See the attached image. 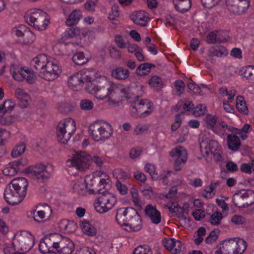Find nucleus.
Returning a JSON list of instances; mask_svg holds the SVG:
<instances>
[{
	"label": "nucleus",
	"instance_id": "bb28decb",
	"mask_svg": "<svg viewBox=\"0 0 254 254\" xmlns=\"http://www.w3.org/2000/svg\"><path fill=\"white\" fill-rule=\"evenodd\" d=\"M47 244L50 245L53 250L56 251L59 248L60 246L64 237L58 233H53L45 236Z\"/></svg>",
	"mask_w": 254,
	"mask_h": 254
},
{
	"label": "nucleus",
	"instance_id": "c03bdc74",
	"mask_svg": "<svg viewBox=\"0 0 254 254\" xmlns=\"http://www.w3.org/2000/svg\"><path fill=\"white\" fill-rule=\"evenodd\" d=\"M26 149V145L23 142H20L13 148L11 155L13 158H16L24 153Z\"/></svg>",
	"mask_w": 254,
	"mask_h": 254
},
{
	"label": "nucleus",
	"instance_id": "f3484780",
	"mask_svg": "<svg viewBox=\"0 0 254 254\" xmlns=\"http://www.w3.org/2000/svg\"><path fill=\"white\" fill-rule=\"evenodd\" d=\"M12 34L19 38L20 42L23 44L32 43L35 39V36L29 28L24 25L15 26L12 30Z\"/></svg>",
	"mask_w": 254,
	"mask_h": 254
},
{
	"label": "nucleus",
	"instance_id": "49530a36",
	"mask_svg": "<svg viewBox=\"0 0 254 254\" xmlns=\"http://www.w3.org/2000/svg\"><path fill=\"white\" fill-rule=\"evenodd\" d=\"M82 231L88 235H94L96 233L95 228L87 221H83L80 225Z\"/></svg>",
	"mask_w": 254,
	"mask_h": 254
},
{
	"label": "nucleus",
	"instance_id": "aec40b11",
	"mask_svg": "<svg viewBox=\"0 0 254 254\" xmlns=\"http://www.w3.org/2000/svg\"><path fill=\"white\" fill-rule=\"evenodd\" d=\"M163 244L166 249L172 254H182L185 249L183 243L174 238L165 239L163 240Z\"/></svg>",
	"mask_w": 254,
	"mask_h": 254
},
{
	"label": "nucleus",
	"instance_id": "4d7b16f0",
	"mask_svg": "<svg viewBox=\"0 0 254 254\" xmlns=\"http://www.w3.org/2000/svg\"><path fill=\"white\" fill-rule=\"evenodd\" d=\"M133 254H152V252L148 246L143 245L136 248Z\"/></svg>",
	"mask_w": 254,
	"mask_h": 254
},
{
	"label": "nucleus",
	"instance_id": "412c9836",
	"mask_svg": "<svg viewBox=\"0 0 254 254\" xmlns=\"http://www.w3.org/2000/svg\"><path fill=\"white\" fill-rule=\"evenodd\" d=\"M129 230L137 231L141 229L142 227V221L140 216L137 211L132 208V210L129 212V217L126 226Z\"/></svg>",
	"mask_w": 254,
	"mask_h": 254
},
{
	"label": "nucleus",
	"instance_id": "8fccbe9b",
	"mask_svg": "<svg viewBox=\"0 0 254 254\" xmlns=\"http://www.w3.org/2000/svg\"><path fill=\"white\" fill-rule=\"evenodd\" d=\"M72 59L74 63L77 65H82L87 62V60L85 58L82 52L75 54Z\"/></svg>",
	"mask_w": 254,
	"mask_h": 254
},
{
	"label": "nucleus",
	"instance_id": "6e6d98bb",
	"mask_svg": "<svg viewBox=\"0 0 254 254\" xmlns=\"http://www.w3.org/2000/svg\"><path fill=\"white\" fill-rule=\"evenodd\" d=\"M10 138V133L7 130L0 128V145H4Z\"/></svg>",
	"mask_w": 254,
	"mask_h": 254
},
{
	"label": "nucleus",
	"instance_id": "39448f33",
	"mask_svg": "<svg viewBox=\"0 0 254 254\" xmlns=\"http://www.w3.org/2000/svg\"><path fill=\"white\" fill-rule=\"evenodd\" d=\"M88 132L94 140L99 141L111 137L113 133V128L111 125L105 121H96L90 125Z\"/></svg>",
	"mask_w": 254,
	"mask_h": 254
},
{
	"label": "nucleus",
	"instance_id": "680f3d73",
	"mask_svg": "<svg viewBox=\"0 0 254 254\" xmlns=\"http://www.w3.org/2000/svg\"><path fill=\"white\" fill-rule=\"evenodd\" d=\"M114 175L116 177L117 180H126L129 178L128 174L120 169H116L114 171Z\"/></svg>",
	"mask_w": 254,
	"mask_h": 254
},
{
	"label": "nucleus",
	"instance_id": "a18cd8bd",
	"mask_svg": "<svg viewBox=\"0 0 254 254\" xmlns=\"http://www.w3.org/2000/svg\"><path fill=\"white\" fill-rule=\"evenodd\" d=\"M236 108L239 112L244 114L248 113V108L243 97L238 96L236 100Z\"/></svg>",
	"mask_w": 254,
	"mask_h": 254
},
{
	"label": "nucleus",
	"instance_id": "0e129e2a",
	"mask_svg": "<svg viewBox=\"0 0 254 254\" xmlns=\"http://www.w3.org/2000/svg\"><path fill=\"white\" fill-rule=\"evenodd\" d=\"M206 110V107L205 105L199 104L192 109V113L195 116H200L204 114Z\"/></svg>",
	"mask_w": 254,
	"mask_h": 254
},
{
	"label": "nucleus",
	"instance_id": "6ab92c4d",
	"mask_svg": "<svg viewBox=\"0 0 254 254\" xmlns=\"http://www.w3.org/2000/svg\"><path fill=\"white\" fill-rule=\"evenodd\" d=\"M170 155L174 158L175 170H180L187 160L188 153L186 149L183 146H177L171 150Z\"/></svg>",
	"mask_w": 254,
	"mask_h": 254
},
{
	"label": "nucleus",
	"instance_id": "c85d7f7f",
	"mask_svg": "<svg viewBox=\"0 0 254 254\" xmlns=\"http://www.w3.org/2000/svg\"><path fill=\"white\" fill-rule=\"evenodd\" d=\"M237 134L232 133L228 134L227 137L228 147L233 151L238 150L241 146L240 139Z\"/></svg>",
	"mask_w": 254,
	"mask_h": 254
},
{
	"label": "nucleus",
	"instance_id": "ddd939ff",
	"mask_svg": "<svg viewBox=\"0 0 254 254\" xmlns=\"http://www.w3.org/2000/svg\"><path fill=\"white\" fill-rule=\"evenodd\" d=\"M34 244L33 236L27 231L15 234L12 240V246L15 250L28 251Z\"/></svg>",
	"mask_w": 254,
	"mask_h": 254
},
{
	"label": "nucleus",
	"instance_id": "09e8293b",
	"mask_svg": "<svg viewBox=\"0 0 254 254\" xmlns=\"http://www.w3.org/2000/svg\"><path fill=\"white\" fill-rule=\"evenodd\" d=\"M244 76L249 82H254V66L248 65L245 67L244 71Z\"/></svg>",
	"mask_w": 254,
	"mask_h": 254
},
{
	"label": "nucleus",
	"instance_id": "4be33fe9",
	"mask_svg": "<svg viewBox=\"0 0 254 254\" xmlns=\"http://www.w3.org/2000/svg\"><path fill=\"white\" fill-rule=\"evenodd\" d=\"M130 17L135 24L141 26H146L149 20L148 13L144 10L134 11Z\"/></svg>",
	"mask_w": 254,
	"mask_h": 254
},
{
	"label": "nucleus",
	"instance_id": "473e14b6",
	"mask_svg": "<svg viewBox=\"0 0 254 254\" xmlns=\"http://www.w3.org/2000/svg\"><path fill=\"white\" fill-rule=\"evenodd\" d=\"M176 9L184 13L190 9L191 6L190 0H173Z\"/></svg>",
	"mask_w": 254,
	"mask_h": 254
},
{
	"label": "nucleus",
	"instance_id": "7c9ffc66",
	"mask_svg": "<svg viewBox=\"0 0 254 254\" xmlns=\"http://www.w3.org/2000/svg\"><path fill=\"white\" fill-rule=\"evenodd\" d=\"M80 30L77 27L69 28L62 35L61 41L65 44L69 43L72 39L78 36Z\"/></svg>",
	"mask_w": 254,
	"mask_h": 254
},
{
	"label": "nucleus",
	"instance_id": "052dcab7",
	"mask_svg": "<svg viewBox=\"0 0 254 254\" xmlns=\"http://www.w3.org/2000/svg\"><path fill=\"white\" fill-rule=\"evenodd\" d=\"M215 186L213 184H210L209 186L206 188L202 192L203 196L206 198H212L215 194L214 190Z\"/></svg>",
	"mask_w": 254,
	"mask_h": 254
},
{
	"label": "nucleus",
	"instance_id": "6e6552de",
	"mask_svg": "<svg viewBox=\"0 0 254 254\" xmlns=\"http://www.w3.org/2000/svg\"><path fill=\"white\" fill-rule=\"evenodd\" d=\"M132 95L135 99L131 104V116L135 118H144L149 116L153 111L152 103L147 99H139L137 96L132 94Z\"/></svg>",
	"mask_w": 254,
	"mask_h": 254
},
{
	"label": "nucleus",
	"instance_id": "bf43d9fd",
	"mask_svg": "<svg viewBox=\"0 0 254 254\" xmlns=\"http://www.w3.org/2000/svg\"><path fill=\"white\" fill-rule=\"evenodd\" d=\"M145 171L148 173L153 179L158 178L157 174L156 173L155 166L151 163H147L144 167Z\"/></svg>",
	"mask_w": 254,
	"mask_h": 254
},
{
	"label": "nucleus",
	"instance_id": "c9c22d12",
	"mask_svg": "<svg viewBox=\"0 0 254 254\" xmlns=\"http://www.w3.org/2000/svg\"><path fill=\"white\" fill-rule=\"evenodd\" d=\"M84 182L83 178H80L75 180L72 185L73 191L79 194L85 195L87 192V190Z\"/></svg>",
	"mask_w": 254,
	"mask_h": 254
},
{
	"label": "nucleus",
	"instance_id": "58836bf2",
	"mask_svg": "<svg viewBox=\"0 0 254 254\" xmlns=\"http://www.w3.org/2000/svg\"><path fill=\"white\" fill-rule=\"evenodd\" d=\"M233 129L234 130V133L238 134L243 140H245L248 137L247 134L252 130V127L250 125L246 124L241 129L236 127Z\"/></svg>",
	"mask_w": 254,
	"mask_h": 254
},
{
	"label": "nucleus",
	"instance_id": "4c0bfd02",
	"mask_svg": "<svg viewBox=\"0 0 254 254\" xmlns=\"http://www.w3.org/2000/svg\"><path fill=\"white\" fill-rule=\"evenodd\" d=\"M149 86L154 90H159L163 85L162 78L158 75L152 76L148 80Z\"/></svg>",
	"mask_w": 254,
	"mask_h": 254
},
{
	"label": "nucleus",
	"instance_id": "20e7f679",
	"mask_svg": "<svg viewBox=\"0 0 254 254\" xmlns=\"http://www.w3.org/2000/svg\"><path fill=\"white\" fill-rule=\"evenodd\" d=\"M94 82H99L106 86L108 98L117 95L121 97H124L127 99H131L132 94L130 93L128 88L124 86L122 84L116 83L110 81L106 76L102 75L96 72Z\"/></svg>",
	"mask_w": 254,
	"mask_h": 254
},
{
	"label": "nucleus",
	"instance_id": "79ce46f5",
	"mask_svg": "<svg viewBox=\"0 0 254 254\" xmlns=\"http://www.w3.org/2000/svg\"><path fill=\"white\" fill-rule=\"evenodd\" d=\"M154 66L153 64L149 63L141 64L137 67L136 73L140 76L147 75L150 72L151 68Z\"/></svg>",
	"mask_w": 254,
	"mask_h": 254
},
{
	"label": "nucleus",
	"instance_id": "2eb2a0df",
	"mask_svg": "<svg viewBox=\"0 0 254 254\" xmlns=\"http://www.w3.org/2000/svg\"><path fill=\"white\" fill-rule=\"evenodd\" d=\"M116 202V198L111 193H106L98 197L94 202V208L99 213H105L111 210Z\"/></svg>",
	"mask_w": 254,
	"mask_h": 254
},
{
	"label": "nucleus",
	"instance_id": "1a4fd4ad",
	"mask_svg": "<svg viewBox=\"0 0 254 254\" xmlns=\"http://www.w3.org/2000/svg\"><path fill=\"white\" fill-rule=\"evenodd\" d=\"M247 247L246 242L243 239L233 238L225 240L216 254H242Z\"/></svg>",
	"mask_w": 254,
	"mask_h": 254
},
{
	"label": "nucleus",
	"instance_id": "3c124183",
	"mask_svg": "<svg viewBox=\"0 0 254 254\" xmlns=\"http://www.w3.org/2000/svg\"><path fill=\"white\" fill-rule=\"evenodd\" d=\"M79 106L82 110L88 111L93 108L94 104L91 100L85 99L80 101Z\"/></svg>",
	"mask_w": 254,
	"mask_h": 254
},
{
	"label": "nucleus",
	"instance_id": "dca6fc26",
	"mask_svg": "<svg viewBox=\"0 0 254 254\" xmlns=\"http://www.w3.org/2000/svg\"><path fill=\"white\" fill-rule=\"evenodd\" d=\"M28 172L36 179L45 182L51 177L53 167L50 165L38 164L29 167Z\"/></svg>",
	"mask_w": 254,
	"mask_h": 254
},
{
	"label": "nucleus",
	"instance_id": "864d4df0",
	"mask_svg": "<svg viewBox=\"0 0 254 254\" xmlns=\"http://www.w3.org/2000/svg\"><path fill=\"white\" fill-rule=\"evenodd\" d=\"M227 9L231 12L236 14H243V11L240 10L238 4L234 2L228 0L227 3Z\"/></svg>",
	"mask_w": 254,
	"mask_h": 254
},
{
	"label": "nucleus",
	"instance_id": "f03ea898",
	"mask_svg": "<svg viewBox=\"0 0 254 254\" xmlns=\"http://www.w3.org/2000/svg\"><path fill=\"white\" fill-rule=\"evenodd\" d=\"M28 184L27 180L23 177L12 180L4 189V197L6 202L11 205L19 204L26 196Z\"/></svg>",
	"mask_w": 254,
	"mask_h": 254
},
{
	"label": "nucleus",
	"instance_id": "f257e3e1",
	"mask_svg": "<svg viewBox=\"0 0 254 254\" xmlns=\"http://www.w3.org/2000/svg\"><path fill=\"white\" fill-rule=\"evenodd\" d=\"M30 64L37 70L39 76L46 80H54L62 73V66L59 62L45 54L37 56L32 60Z\"/></svg>",
	"mask_w": 254,
	"mask_h": 254
},
{
	"label": "nucleus",
	"instance_id": "de8ad7c7",
	"mask_svg": "<svg viewBox=\"0 0 254 254\" xmlns=\"http://www.w3.org/2000/svg\"><path fill=\"white\" fill-rule=\"evenodd\" d=\"M47 239L45 237L42 240L40 241L39 245V251L41 253L45 254L52 253L54 252L53 249L50 245L47 244L46 242Z\"/></svg>",
	"mask_w": 254,
	"mask_h": 254
},
{
	"label": "nucleus",
	"instance_id": "774afa93",
	"mask_svg": "<svg viewBox=\"0 0 254 254\" xmlns=\"http://www.w3.org/2000/svg\"><path fill=\"white\" fill-rule=\"evenodd\" d=\"M175 86L177 94L180 96L185 90L184 82L181 80H177L175 82Z\"/></svg>",
	"mask_w": 254,
	"mask_h": 254
},
{
	"label": "nucleus",
	"instance_id": "37998d69",
	"mask_svg": "<svg viewBox=\"0 0 254 254\" xmlns=\"http://www.w3.org/2000/svg\"><path fill=\"white\" fill-rule=\"evenodd\" d=\"M177 110H180L183 109L185 112H189L193 109V104L189 100H181L176 106Z\"/></svg>",
	"mask_w": 254,
	"mask_h": 254
},
{
	"label": "nucleus",
	"instance_id": "0eeeda50",
	"mask_svg": "<svg viewBox=\"0 0 254 254\" xmlns=\"http://www.w3.org/2000/svg\"><path fill=\"white\" fill-rule=\"evenodd\" d=\"M25 20L30 26L38 30H44L49 23V16L44 11L34 9L28 12L24 16Z\"/></svg>",
	"mask_w": 254,
	"mask_h": 254
},
{
	"label": "nucleus",
	"instance_id": "5701e85b",
	"mask_svg": "<svg viewBox=\"0 0 254 254\" xmlns=\"http://www.w3.org/2000/svg\"><path fill=\"white\" fill-rule=\"evenodd\" d=\"M144 213L153 224H158L161 222V214L155 205L148 204L145 208Z\"/></svg>",
	"mask_w": 254,
	"mask_h": 254
},
{
	"label": "nucleus",
	"instance_id": "603ef678",
	"mask_svg": "<svg viewBox=\"0 0 254 254\" xmlns=\"http://www.w3.org/2000/svg\"><path fill=\"white\" fill-rule=\"evenodd\" d=\"M222 217L221 212H215L210 215L209 221L213 225H218L220 224Z\"/></svg>",
	"mask_w": 254,
	"mask_h": 254
},
{
	"label": "nucleus",
	"instance_id": "4468645a",
	"mask_svg": "<svg viewBox=\"0 0 254 254\" xmlns=\"http://www.w3.org/2000/svg\"><path fill=\"white\" fill-rule=\"evenodd\" d=\"M232 201L239 208L247 207L254 203V191L251 190H239L234 194Z\"/></svg>",
	"mask_w": 254,
	"mask_h": 254
},
{
	"label": "nucleus",
	"instance_id": "ea45409f",
	"mask_svg": "<svg viewBox=\"0 0 254 254\" xmlns=\"http://www.w3.org/2000/svg\"><path fill=\"white\" fill-rule=\"evenodd\" d=\"M209 52L211 56L217 57H226L228 54V50L223 46L211 48Z\"/></svg>",
	"mask_w": 254,
	"mask_h": 254
},
{
	"label": "nucleus",
	"instance_id": "c756f323",
	"mask_svg": "<svg viewBox=\"0 0 254 254\" xmlns=\"http://www.w3.org/2000/svg\"><path fill=\"white\" fill-rule=\"evenodd\" d=\"M82 17V11L79 9H74L69 14L65 23L67 26L77 24Z\"/></svg>",
	"mask_w": 254,
	"mask_h": 254
},
{
	"label": "nucleus",
	"instance_id": "69168bd1",
	"mask_svg": "<svg viewBox=\"0 0 254 254\" xmlns=\"http://www.w3.org/2000/svg\"><path fill=\"white\" fill-rule=\"evenodd\" d=\"M130 193L134 204L137 207H141L140 200L137 190L135 188H132L130 190Z\"/></svg>",
	"mask_w": 254,
	"mask_h": 254
},
{
	"label": "nucleus",
	"instance_id": "a878e982",
	"mask_svg": "<svg viewBox=\"0 0 254 254\" xmlns=\"http://www.w3.org/2000/svg\"><path fill=\"white\" fill-rule=\"evenodd\" d=\"M233 129H234V127L228 126L225 122H221L217 123L215 128L213 129V131L221 138H224L228 131L234 133V130Z\"/></svg>",
	"mask_w": 254,
	"mask_h": 254
},
{
	"label": "nucleus",
	"instance_id": "9d476101",
	"mask_svg": "<svg viewBox=\"0 0 254 254\" xmlns=\"http://www.w3.org/2000/svg\"><path fill=\"white\" fill-rule=\"evenodd\" d=\"M75 130V123L73 119L67 118L61 121L57 127L58 140L63 144H66Z\"/></svg>",
	"mask_w": 254,
	"mask_h": 254
},
{
	"label": "nucleus",
	"instance_id": "5fc2aeb1",
	"mask_svg": "<svg viewBox=\"0 0 254 254\" xmlns=\"http://www.w3.org/2000/svg\"><path fill=\"white\" fill-rule=\"evenodd\" d=\"M205 122L213 129L217 124V117L215 115L208 114L205 118Z\"/></svg>",
	"mask_w": 254,
	"mask_h": 254
},
{
	"label": "nucleus",
	"instance_id": "e433bc0d",
	"mask_svg": "<svg viewBox=\"0 0 254 254\" xmlns=\"http://www.w3.org/2000/svg\"><path fill=\"white\" fill-rule=\"evenodd\" d=\"M59 227L60 230L63 232L71 233L75 230L76 225L73 221L63 220L60 222Z\"/></svg>",
	"mask_w": 254,
	"mask_h": 254
},
{
	"label": "nucleus",
	"instance_id": "9b49d317",
	"mask_svg": "<svg viewBox=\"0 0 254 254\" xmlns=\"http://www.w3.org/2000/svg\"><path fill=\"white\" fill-rule=\"evenodd\" d=\"M200 146L201 153L207 162L211 160L212 155L216 161L222 160L221 147L216 140L202 141Z\"/></svg>",
	"mask_w": 254,
	"mask_h": 254
},
{
	"label": "nucleus",
	"instance_id": "7ed1b4c3",
	"mask_svg": "<svg viewBox=\"0 0 254 254\" xmlns=\"http://www.w3.org/2000/svg\"><path fill=\"white\" fill-rule=\"evenodd\" d=\"M91 160L99 167L102 166L104 163L103 158L98 156L94 155L91 157L86 153L80 152L73 154L66 160L65 164L67 167L82 171L89 167Z\"/></svg>",
	"mask_w": 254,
	"mask_h": 254
},
{
	"label": "nucleus",
	"instance_id": "13d9d810",
	"mask_svg": "<svg viewBox=\"0 0 254 254\" xmlns=\"http://www.w3.org/2000/svg\"><path fill=\"white\" fill-rule=\"evenodd\" d=\"M24 73L23 77V80L25 79L26 81L29 84L33 83L36 80V76L34 73L30 71L28 68L25 67V71L23 72Z\"/></svg>",
	"mask_w": 254,
	"mask_h": 254
},
{
	"label": "nucleus",
	"instance_id": "423d86ee",
	"mask_svg": "<svg viewBox=\"0 0 254 254\" xmlns=\"http://www.w3.org/2000/svg\"><path fill=\"white\" fill-rule=\"evenodd\" d=\"M83 179L87 192L90 194L100 192L109 181L108 175L101 171H96L92 175H87Z\"/></svg>",
	"mask_w": 254,
	"mask_h": 254
},
{
	"label": "nucleus",
	"instance_id": "a211bd4d",
	"mask_svg": "<svg viewBox=\"0 0 254 254\" xmlns=\"http://www.w3.org/2000/svg\"><path fill=\"white\" fill-rule=\"evenodd\" d=\"M86 90L98 100H103L108 98L106 86L99 82L90 81L86 86Z\"/></svg>",
	"mask_w": 254,
	"mask_h": 254
},
{
	"label": "nucleus",
	"instance_id": "b1692460",
	"mask_svg": "<svg viewBox=\"0 0 254 254\" xmlns=\"http://www.w3.org/2000/svg\"><path fill=\"white\" fill-rule=\"evenodd\" d=\"M132 208H120L117 211L116 219L117 223L121 226H126L129 217V212L132 210Z\"/></svg>",
	"mask_w": 254,
	"mask_h": 254
},
{
	"label": "nucleus",
	"instance_id": "a19ab883",
	"mask_svg": "<svg viewBox=\"0 0 254 254\" xmlns=\"http://www.w3.org/2000/svg\"><path fill=\"white\" fill-rule=\"evenodd\" d=\"M166 207L169 209L170 212L173 214V215L177 216L179 218H181V207L177 202H169L166 205Z\"/></svg>",
	"mask_w": 254,
	"mask_h": 254
},
{
	"label": "nucleus",
	"instance_id": "393cba45",
	"mask_svg": "<svg viewBox=\"0 0 254 254\" xmlns=\"http://www.w3.org/2000/svg\"><path fill=\"white\" fill-rule=\"evenodd\" d=\"M74 250L73 242L68 238H64L59 248L56 251L59 254H71Z\"/></svg>",
	"mask_w": 254,
	"mask_h": 254
},
{
	"label": "nucleus",
	"instance_id": "72a5a7b5",
	"mask_svg": "<svg viewBox=\"0 0 254 254\" xmlns=\"http://www.w3.org/2000/svg\"><path fill=\"white\" fill-rule=\"evenodd\" d=\"M15 95L19 101L20 105L23 108L27 107L30 99L29 96L22 89L15 90Z\"/></svg>",
	"mask_w": 254,
	"mask_h": 254
},
{
	"label": "nucleus",
	"instance_id": "f704fd0d",
	"mask_svg": "<svg viewBox=\"0 0 254 254\" xmlns=\"http://www.w3.org/2000/svg\"><path fill=\"white\" fill-rule=\"evenodd\" d=\"M112 76L119 80H125L129 76V71L123 67H118L113 69L111 73Z\"/></svg>",
	"mask_w": 254,
	"mask_h": 254
},
{
	"label": "nucleus",
	"instance_id": "338daca9",
	"mask_svg": "<svg viewBox=\"0 0 254 254\" xmlns=\"http://www.w3.org/2000/svg\"><path fill=\"white\" fill-rule=\"evenodd\" d=\"M115 42L117 46L120 49H125L127 47V44L123 37L121 35H117L115 37Z\"/></svg>",
	"mask_w": 254,
	"mask_h": 254
},
{
	"label": "nucleus",
	"instance_id": "cd10ccee",
	"mask_svg": "<svg viewBox=\"0 0 254 254\" xmlns=\"http://www.w3.org/2000/svg\"><path fill=\"white\" fill-rule=\"evenodd\" d=\"M22 165L20 160L9 163L3 169V173L6 176H13L20 170Z\"/></svg>",
	"mask_w": 254,
	"mask_h": 254
},
{
	"label": "nucleus",
	"instance_id": "2f4dec72",
	"mask_svg": "<svg viewBox=\"0 0 254 254\" xmlns=\"http://www.w3.org/2000/svg\"><path fill=\"white\" fill-rule=\"evenodd\" d=\"M25 67H20L16 65H11L10 67V72L13 78L18 81H22L23 80V77Z\"/></svg>",
	"mask_w": 254,
	"mask_h": 254
},
{
	"label": "nucleus",
	"instance_id": "e2e57ef3",
	"mask_svg": "<svg viewBox=\"0 0 254 254\" xmlns=\"http://www.w3.org/2000/svg\"><path fill=\"white\" fill-rule=\"evenodd\" d=\"M109 52L110 56L113 59H120L122 58L121 51L115 46H110L109 48Z\"/></svg>",
	"mask_w": 254,
	"mask_h": 254
},
{
	"label": "nucleus",
	"instance_id": "f8f14e48",
	"mask_svg": "<svg viewBox=\"0 0 254 254\" xmlns=\"http://www.w3.org/2000/svg\"><path fill=\"white\" fill-rule=\"evenodd\" d=\"M96 74V71L92 69L80 71L69 77L68 85L74 90L79 86H82L85 83L87 85L90 81L95 80Z\"/></svg>",
	"mask_w": 254,
	"mask_h": 254
}]
</instances>
